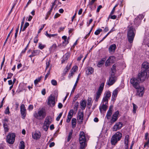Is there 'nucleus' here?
Returning <instances> with one entry per match:
<instances>
[{
    "label": "nucleus",
    "mask_w": 149,
    "mask_h": 149,
    "mask_svg": "<svg viewBox=\"0 0 149 149\" xmlns=\"http://www.w3.org/2000/svg\"><path fill=\"white\" fill-rule=\"evenodd\" d=\"M127 29V38L128 41L131 43L133 42L136 33V30L132 26H128Z\"/></svg>",
    "instance_id": "f257e3e1"
},
{
    "label": "nucleus",
    "mask_w": 149,
    "mask_h": 149,
    "mask_svg": "<svg viewBox=\"0 0 149 149\" xmlns=\"http://www.w3.org/2000/svg\"><path fill=\"white\" fill-rule=\"evenodd\" d=\"M46 116L45 110L42 108L39 110L37 112H35L33 113L34 117L39 120H42Z\"/></svg>",
    "instance_id": "f03ea898"
},
{
    "label": "nucleus",
    "mask_w": 149,
    "mask_h": 149,
    "mask_svg": "<svg viewBox=\"0 0 149 149\" xmlns=\"http://www.w3.org/2000/svg\"><path fill=\"white\" fill-rule=\"evenodd\" d=\"M122 137V134L119 132H117L113 135L111 139V143L112 145H115L120 141Z\"/></svg>",
    "instance_id": "7ed1b4c3"
},
{
    "label": "nucleus",
    "mask_w": 149,
    "mask_h": 149,
    "mask_svg": "<svg viewBox=\"0 0 149 149\" xmlns=\"http://www.w3.org/2000/svg\"><path fill=\"white\" fill-rule=\"evenodd\" d=\"M51 123V117H47L45 119L43 123V128L44 130L45 131H47L48 129L49 126Z\"/></svg>",
    "instance_id": "20e7f679"
},
{
    "label": "nucleus",
    "mask_w": 149,
    "mask_h": 149,
    "mask_svg": "<svg viewBox=\"0 0 149 149\" xmlns=\"http://www.w3.org/2000/svg\"><path fill=\"white\" fill-rule=\"evenodd\" d=\"M141 81L136 78H132L130 80V82L133 86L135 88L137 89L139 87V83Z\"/></svg>",
    "instance_id": "39448f33"
},
{
    "label": "nucleus",
    "mask_w": 149,
    "mask_h": 149,
    "mask_svg": "<svg viewBox=\"0 0 149 149\" xmlns=\"http://www.w3.org/2000/svg\"><path fill=\"white\" fill-rule=\"evenodd\" d=\"M104 86V83L103 82L102 83L100 86L98 91L96 93V95L95 100L96 102H97L98 101V100L103 90Z\"/></svg>",
    "instance_id": "423d86ee"
},
{
    "label": "nucleus",
    "mask_w": 149,
    "mask_h": 149,
    "mask_svg": "<svg viewBox=\"0 0 149 149\" xmlns=\"http://www.w3.org/2000/svg\"><path fill=\"white\" fill-rule=\"evenodd\" d=\"M15 135L14 133H9L6 137V141L9 144H13L15 140Z\"/></svg>",
    "instance_id": "0eeeda50"
},
{
    "label": "nucleus",
    "mask_w": 149,
    "mask_h": 149,
    "mask_svg": "<svg viewBox=\"0 0 149 149\" xmlns=\"http://www.w3.org/2000/svg\"><path fill=\"white\" fill-rule=\"evenodd\" d=\"M108 102L102 100L101 105L99 107V109L101 113L102 111H106L107 109V105Z\"/></svg>",
    "instance_id": "6e6552de"
},
{
    "label": "nucleus",
    "mask_w": 149,
    "mask_h": 149,
    "mask_svg": "<svg viewBox=\"0 0 149 149\" xmlns=\"http://www.w3.org/2000/svg\"><path fill=\"white\" fill-rule=\"evenodd\" d=\"M144 87L143 86H139V87L136 89L137 90L136 95L139 97L142 96L144 93Z\"/></svg>",
    "instance_id": "1a4fd4ad"
},
{
    "label": "nucleus",
    "mask_w": 149,
    "mask_h": 149,
    "mask_svg": "<svg viewBox=\"0 0 149 149\" xmlns=\"http://www.w3.org/2000/svg\"><path fill=\"white\" fill-rule=\"evenodd\" d=\"M147 73V72L145 71H142L138 74V79L141 81H143L146 77Z\"/></svg>",
    "instance_id": "9d476101"
},
{
    "label": "nucleus",
    "mask_w": 149,
    "mask_h": 149,
    "mask_svg": "<svg viewBox=\"0 0 149 149\" xmlns=\"http://www.w3.org/2000/svg\"><path fill=\"white\" fill-rule=\"evenodd\" d=\"M123 123L120 122L116 123L113 127V131H116L120 129L123 127Z\"/></svg>",
    "instance_id": "9b49d317"
},
{
    "label": "nucleus",
    "mask_w": 149,
    "mask_h": 149,
    "mask_svg": "<svg viewBox=\"0 0 149 149\" xmlns=\"http://www.w3.org/2000/svg\"><path fill=\"white\" fill-rule=\"evenodd\" d=\"M84 117V113L83 112H78L77 119L78 121L77 123L78 124H82L83 122Z\"/></svg>",
    "instance_id": "f8f14e48"
},
{
    "label": "nucleus",
    "mask_w": 149,
    "mask_h": 149,
    "mask_svg": "<svg viewBox=\"0 0 149 149\" xmlns=\"http://www.w3.org/2000/svg\"><path fill=\"white\" fill-rule=\"evenodd\" d=\"M47 104L48 105L51 106H54L55 104V99L54 97L50 95L48 98V100L47 102Z\"/></svg>",
    "instance_id": "ddd939ff"
},
{
    "label": "nucleus",
    "mask_w": 149,
    "mask_h": 149,
    "mask_svg": "<svg viewBox=\"0 0 149 149\" xmlns=\"http://www.w3.org/2000/svg\"><path fill=\"white\" fill-rule=\"evenodd\" d=\"M116 80V77L114 75H111L107 83V84L109 86H111L113 85Z\"/></svg>",
    "instance_id": "4468645a"
},
{
    "label": "nucleus",
    "mask_w": 149,
    "mask_h": 149,
    "mask_svg": "<svg viewBox=\"0 0 149 149\" xmlns=\"http://www.w3.org/2000/svg\"><path fill=\"white\" fill-rule=\"evenodd\" d=\"M20 111L22 116V118L24 119L26 115V110L24 104H22L20 106Z\"/></svg>",
    "instance_id": "2eb2a0df"
},
{
    "label": "nucleus",
    "mask_w": 149,
    "mask_h": 149,
    "mask_svg": "<svg viewBox=\"0 0 149 149\" xmlns=\"http://www.w3.org/2000/svg\"><path fill=\"white\" fill-rule=\"evenodd\" d=\"M111 96V93L109 91H107L105 92L104 96L103 97L102 100L108 102V100L109 99Z\"/></svg>",
    "instance_id": "dca6fc26"
},
{
    "label": "nucleus",
    "mask_w": 149,
    "mask_h": 149,
    "mask_svg": "<svg viewBox=\"0 0 149 149\" xmlns=\"http://www.w3.org/2000/svg\"><path fill=\"white\" fill-rule=\"evenodd\" d=\"M119 114V111H117L115 112L112 116L111 122V123H113L116 121L118 118V116Z\"/></svg>",
    "instance_id": "f3484780"
},
{
    "label": "nucleus",
    "mask_w": 149,
    "mask_h": 149,
    "mask_svg": "<svg viewBox=\"0 0 149 149\" xmlns=\"http://www.w3.org/2000/svg\"><path fill=\"white\" fill-rule=\"evenodd\" d=\"M144 17L143 15H140L138 16V17L135 18L134 20V23L135 24L138 25L140 23L141 19H143Z\"/></svg>",
    "instance_id": "a211bd4d"
},
{
    "label": "nucleus",
    "mask_w": 149,
    "mask_h": 149,
    "mask_svg": "<svg viewBox=\"0 0 149 149\" xmlns=\"http://www.w3.org/2000/svg\"><path fill=\"white\" fill-rule=\"evenodd\" d=\"M115 60V58L113 56H110L107 60L106 62V65L108 66L110 63H113Z\"/></svg>",
    "instance_id": "6ab92c4d"
},
{
    "label": "nucleus",
    "mask_w": 149,
    "mask_h": 149,
    "mask_svg": "<svg viewBox=\"0 0 149 149\" xmlns=\"http://www.w3.org/2000/svg\"><path fill=\"white\" fill-rule=\"evenodd\" d=\"M118 91L117 88L115 89L113 92L111 97V100L114 101L116 100L117 97Z\"/></svg>",
    "instance_id": "aec40b11"
},
{
    "label": "nucleus",
    "mask_w": 149,
    "mask_h": 149,
    "mask_svg": "<svg viewBox=\"0 0 149 149\" xmlns=\"http://www.w3.org/2000/svg\"><path fill=\"white\" fill-rule=\"evenodd\" d=\"M142 68H143L142 70L144 71L147 72L149 71L148 69L149 68V65L147 62H144L142 64Z\"/></svg>",
    "instance_id": "412c9836"
},
{
    "label": "nucleus",
    "mask_w": 149,
    "mask_h": 149,
    "mask_svg": "<svg viewBox=\"0 0 149 149\" xmlns=\"http://www.w3.org/2000/svg\"><path fill=\"white\" fill-rule=\"evenodd\" d=\"M79 141V142L86 141V139L84 133V132H81L80 133Z\"/></svg>",
    "instance_id": "4be33fe9"
},
{
    "label": "nucleus",
    "mask_w": 149,
    "mask_h": 149,
    "mask_svg": "<svg viewBox=\"0 0 149 149\" xmlns=\"http://www.w3.org/2000/svg\"><path fill=\"white\" fill-rule=\"evenodd\" d=\"M73 113V110H71L69 112L67 118L66 120V122L67 123H69L71 118L72 117V115Z\"/></svg>",
    "instance_id": "5701e85b"
},
{
    "label": "nucleus",
    "mask_w": 149,
    "mask_h": 149,
    "mask_svg": "<svg viewBox=\"0 0 149 149\" xmlns=\"http://www.w3.org/2000/svg\"><path fill=\"white\" fill-rule=\"evenodd\" d=\"M40 133L39 132H36L32 135L33 138L35 139H39L40 137Z\"/></svg>",
    "instance_id": "b1692460"
},
{
    "label": "nucleus",
    "mask_w": 149,
    "mask_h": 149,
    "mask_svg": "<svg viewBox=\"0 0 149 149\" xmlns=\"http://www.w3.org/2000/svg\"><path fill=\"white\" fill-rule=\"evenodd\" d=\"M116 46L115 44H114L111 45L109 48V52H114L116 49Z\"/></svg>",
    "instance_id": "393cba45"
},
{
    "label": "nucleus",
    "mask_w": 149,
    "mask_h": 149,
    "mask_svg": "<svg viewBox=\"0 0 149 149\" xmlns=\"http://www.w3.org/2000/svg\"><path fill=\"white\" fill-rule=\"evenodd\" d=\"M86 102L85 100H84L80 102L81 108L82 109H84L86 107Z\"/></svg>",
    "instance_id": "a878e982"
},
{
    "label": "nucleus",
    "mask_w": 149,
    "mask_h": 149,
    "mask_svg": "<svg viewBox=\"0 0 149 149\" xmlns=\"http://www.w3.org/2000/svg\"><path fill=\"white\" fill-rule=\"evenodd\" d=\"M80 144V149H84L86 146V141L79 142Z\"/></svg>",
    "instance_id": "bb28decb"
},
{
    "label": "nucleus",
    "mask_w": 149,
    "mask_h": 149,
    "mask_svg": "<svg viewBox=\"0 0 149 149\" xmlns=\"http://www.w3.org/2000/svg\"><path fill=\"white\" fill-rule=\"evenodd\" d=\"M70 56L69 53H67L65 54L63 56V59L62 60V63H64L66 60H67L68 57Z\"/></svg>",
    "instance_id": "cd10ccee"
},
{
    "label": "nucleus",
    "mask_w": 149,
    "mask_h": 149,
    "mask_svg": "<svg viewBox=\"0 0 149 149\" xmlns=\"http://www.w3.org/2000/svg\"><path fill=\"white\" fill-rule=\"evenodd\" d=\"M87 70L88 71V74H91L94 72V69L91 67H88L87 68Z\"/></svg>",
    "instance_id": "c85d7f7f"
},
{
    "label": "nucleus",
    "mask_w": 149,
    "mask_h": 149,
    "mask_svg": "<svg viewBox=\"0 0 149 149\" xmlns=\"http://www.w3.org/2000/svg\"><path fill=\"white\" fill-rule=\"evenodd\" d=\"M116 65L115 64L113 65L112 66L111 68V75H114L116 71Z\"/></svg>",
    "instance_id": "c756f323"
},
{
    "label": "nucleus",
    "mask_w": 149,
    "mask_h": 149,
    "mask_svg": "<svg viewBox=\"0 0 149 149\" xmlns=\"http://www.w3.org/2000/svg\"><path fill=\"white\" fill-rule=\"evenodd\" d=\"M76 119L74 118H73L72 120V127L73 128L75 127L76 124Z\"/></svg>",
    "instance_id": "7c9ffc66"
},
{
    "label": "nucleus",
    "mask_w": 149,
    "mask_h": 149,
    "mask_svg": "<svg viewBox=\"0 0 149 149\" xmlns=\"http://www.w3.org/2000/svg\"><path fill=\"white\" fill-rule=\"evenodd\" d=\"M40 51L39 50H36L33 51L31 52V54L33 55V56H35L38 55Z\"/></svg>",
    "instance_id": "2f4dec72"
},
{
    "label": "nucleus",
    "mask_w": 149,
    "mask_h": 149,
    "mask_svg": "<svg viewBox=\"0 0 149 149\" xmlns=\"http://www.w3.org/2000/svg\"><path fill=\"white\" fill-rule=\"evenodd\" d=\"M91 98V97H88L87 100V105L90 108L92 105Z\"/></svg>",
    "instance_id": "473e14b6"
},
{
    "label": "nucleus",
    "mask_w": 149,
    "mask_h": 149,
    "mask_svg": "<svg viewBox=\"0 0 149 149\" xmlns=\"http://www.w3.org/2000/svg\"><path fill=\"white\" fill-rule=\"evenodd\" d=\"M24 148L25 146L24 142L23 141H21L19 147V149H24Z\"/></svg>",
    "instance_id": "72a5a7b5"
},
{
    "label": "nucleus",
    "mask_w": 149,
    "mask_h": 149,
    "mask_svg": "<svg viewBox=\"0 0 149 149\" xmlns=\"http://www.w3.org/2000/svg\"><path fill=\"white\" fill-rule=\"evenodd\" d=\"M42 78V77H38V78L35 79L34 81V84L36 85L38 83V82H39L41 80Z\"/></svg>",
    "instance_id": "f704fd0d"
},
{
    "label": "nucleus",
    "mask_w": 149,
    "mask_h": 149,
    "mask_svg": "<svg viewBox=\"0 0 149 149\" xmlns=\"http://www.w3.org/2000/svg\"><path fill=\"white\" fill-rule=\"evenodd\" d=\"M72 131L70 132L68 134V138H67V140L68 142H69L70 140V139L72 137Z\"/></svg>",
    "instance_id": "c9c22d12"
},
{
    "label": "nucleus",
    "mask_w": 149,
    "mask_h": 149,
    "mask_svg": "<svg viewBox=\"0 0 149 149\" xmlns=\"http://www.w3.org/2000/svg\"><path fill=\"white\" fill-rule=\"evenodd\" d=\"M78 79H77L76 80V82L74 85V86H73V87L72 88V89L71 91V94H72V93H73L74 92V90H75V88L77 86V83H78Z\"/></svg>",
    "instance_id": "e433bc0d"
},
{
    "label": "nucleus",
    "mask_w": 149,
    "mask_h": 149,
    "mask_svg": "<svg viewBox=\"0 0 149 149\" xmlns=\"http://www.w3.org/2000/svg\"><path fill=\"white\" fill-rule=\"evenodd\" d=\"M13 29H12L11 30V31L10 32V33H9L8 34V35L7 36V37L4 42V45H3L4 46L5 45V44L6 43L7 41H8V40L9 37L10 36V34L12 33V32L13 31Z\"/></svg>",
    "instance_id": "4c0bfd02"
},
{
    "label": "nucleus",
    "mask_w": 149,
    "mask_h": 149,
    "mask_svg": "<svg viewBox=\"0 0 149 149\" xmlns=\"http://www.w3.org/2000/svg\"><path fill=\"white\" fill-rule=\"evenodd\" d=\"M133 113H135L136 112V109L138 108L137 106L134 104L133 103Z\"/></svg>",
    "instance_id": "58836bf2"
},
{
    "label": "nucleus",
    "mask_w": 149,
    "mask_h": 149,
    "mask_svg": "<svg viewBox=\"0 0 149 149\" xmlns=\"http://www.w3.org/2000/svg\"><path fill=\"white\" fill-rule=\"evenodd\" d=\"M29 25V24L28 22H26L25 23L24 26V27L23 29H22V31H24L25 30L26 28Z\"/></svg>",
    "instance_id": "ea45409f"
},
{
    "label": "nucleus",
    "mask_w": 149,
    "mask_h": 149,
    "mask_svg": "<svg viewBox=\"0 0 149 149\" xmlns=\"http://www.w3.org/2000/svg\"><path fill=\"white\" fill-rule=\"evenodd\" d=\"M102 29H97L95 32V35H97L100 34V32L102 31Z\"/></svg>",
    "instance_id": "a19ab883"
},
{
    "label": "nucleus",
    "mask_w": 149,
    "mask_h": 149,
    "mask_svg": "<svg viewBox=\"0 0 149 149\" xmlns=\"http://www.w3.org/2000/svg\"><path fill=\"white\" fill-rule=\"evenodd\" d=\"M24 20H25V17H24L22 19V20L21 22V24L20 26V32H21V31H22V29L23 27V26L24 25Z\"/></svg>",
    "instance_id": "79ce46f5"
},
{
    "label": "nucleus",
    "mask_w": 149,
    "mask_h": 149,
    "mask_svg": "<svg viewBox=\"0 0 149 149\" xmlns=\"http://www.w3.org/2000/svg\"><path fill=\"white\" fill-rule=\"evenodd\" d=\"M62 112L60 113L56 118V120L57 121H58L59 120L60 118L61 117L62 115Z\"/></svg>",
    "instance_id": "37998d69"
},
{
    "label": "nucleus",
    "mask_w": 149,
    "mask_h": 149,
    "mask_svg": "<svg viewBox=\"0 0 149 149\" xmlns=\"http://www.w3.org/2000/svg\"><path fill=\"white\" fill-rule=\"evenodd\" d=\"M5 113L6 114H9L10 113V111H9V108L8 107L5 110Z\"/></svg>",
    "instance_id": "c03bdc74"
},
{
    "label": "nucleus",
    "mask_w": 149,
    "mask_h": 149,
    "mask_svg": "<svg viewBox=\"0 0 149 149\" xmlns=\"http://www.w3.org/2000/svg\"><path fill=\"white\" fill-rule=\"evenodd\" d=\"M52 84L54 86H56L57 84L56 81L54 79H53L51 81Z\"/></svg>",
    "instance_id": "a18cd8bd"
},
{
    "label": "nucleus",
    "mask_w": 149,
    "mask_h": 149,
    "mask_svg": "<svg viewBox=\"0 0 149 149\" xmlns=\"http://www.w3.org/2000/svg\"><path fill=\"white\" fill-rule=\"evenodd\" d=\"M112 112H111L107 111V113L106 116L107 117V118L108 119L109 117L111 116L112 114Z\"/></svg>",
    "instance_id": "49530a36"
},
{
    "label": "nucleus",
    "mask_w": 149,
    "mask_h": 149,
    "mask_svg": "<svg viewBox=\"0 0 149 149\" xmlns=\"http://www.w3.org/2000/svg\"><path fill=\"white\" fill-rule=\"evenodd\" d=\"M50 73V68H49V70H48V72L45 75V80H46L47 78L48 77Z\"/></svg>",
    "instance_id": "de8ad7c7"
},
{
    "label": "nucleus",
    "mask_w": 149,
    "mask_h": 149,
    "mask_svg": "<svg viewBox=\"0 0 149 149\" xmlns=\"http://www.w3.org/2000/svg\"><path fill=\"white\" fill-rule=\"evenodd\" d=\"M39 48L41 49H43L45 47V45H42L41 44L39 43Z\"/></svg>",
    "instance_id": "09e8293b"
},
{
    "label": "nucleus",
    "mask_w": 149,
    "mask_h": 149,
    "mask_svg": "<svg viewBox=\"0 0 149 149\" xmlns=\"http://www.w3.org/2000/svg\"><path fill=\"white\" fill-rule=\"evenodd\" d=\"M8 76L7 77V79H10L13 75V73H8Z\"/></svg>",
    "instance_id": "8fccbe9b"
},
{
    "label": "nucleus",
    "mask_w": 149,
    "mask_h": 149,
    "mask_svg": "<svg viewBox=\"0 0 149 149\" xmlns=\"http://www.w3.org/2000/svg\"><path fill=\"white\" fill-rule=\"evenodd\" d=\"M79 103L78 102H77L75 103L74 104V109H76V110H77L78 108V106H79Z\"/></svg>",
    "instance_id": "3c124183"
},
{
    "label": "nucleus",
    "mask_w": 149,
    "mask_h": 149,
    "mask_svg": "<svg viewBox=\"0 0 149 149\" xmlns=\"http://www.w3.org/2000/svg\"><path fill=\"white\" fill-rule=\"evenodd\" d=\"M8 121V119L5 117L4 119L2 120V122L3 123H6V122Z\"/></svg>",
    "instance_id": "603ef678"
},
{
    "label": "nucleus",
    "mask_w": 149,
    "mask_h": 149,
    "mask_svg": "<svg viewBox=\"0 0 149 149\" xmlns=\"http://www.w3.org/2000/svg\"><path fill=\"white\" fill-rule=\"evenodd\" d=\"M45 25V24H43L41 26V28L39 29L38 32V33H40L41 31H42V30L43 29V28L44 27V26Z\"/></svg>",
    "instance_id": "864d4df0"
},
{
    "label": "nucleus",
    "mask_w": 149,
    "mask_h": 149,
    "mask_svg": "<svg viewBox=\"0 0 149 149\" xmlns=\"http://www.w3.org/2000/svg\"><path fill=\"white\" fill-rule=\"evenodd\" d=\"M78 67L77 66H76L74 67H73L71 70V71L73 72H74L76 71V70L77 69Z\"/></svg>",
    "instance_id": "5fc2aeb1"
},
{
    "label": "nucleus",
    "mask_w": 149,
    "mask_h": 149,
    "mask_svg": "<svg viewBox=\"0 0 149 149\" xmlns=\"http://www.w3.org/2000/svg\"><path fill=\"white\" fill-rule=\"evenodd\" d=\"M50 64V63L49 61H48V62H47L46 63V67L45 69V71L47 70V69L49 68Z\"/></svg>",
    "instance_id": "6e6d98bb"
},
{
    "label": "nucleus",
    "mask_w": 149,
    "mask_h": 149,
    "mask_svg": "<svg viewBox=\"0 0 149 149\" xmlns=\"http://www.w3.org/2000/svg\"><path fill=\"white\" fill-rule=\"evenodd\" d=\"M5 56H4L3 58V61L1 63V70L2 69V67L4 63V62L5 61Z\"/></svg>",
    "instance_id": "4d7b16f0"
},
{
    "label": "nucleus",
    "mask_w": 149,
    "mask_h": 149,
    "mask_svg": "<svg viewBox=\"0 0 149 149\" xmlns=\"http://www.w3.org/2000/svg\"><path fill=\"white\" fill-rule=\"evenodd\" d=\"M57 2V0H55L54 2L52 3V5L51 8L53 9V8L54 6L56 5V3Z\"/></svg>",
    "instance_id": "13d9d810"
},
{
    "label": "nucleus",
    "mask_w": 149,
    "mask_h": 149,
    "mask_svg": "<svg viewBox=\"0 0 149 149\" xmlns=\"http://www.w3.org/2000/svg\"><path fill=\"white\" fill-rule=\"evenodd\" d=\"M96 1V0H91L89 2V5H92Z\"/></svg>",
    "instance_id": "bf43d9fd"
},
{
    "label": "nucleus",
    "mask_w": 149,
    "mask_h": 149,
    "mask_svg": "<svg viewBox=\"0 0 149 149\" xmlns=\"http://www.w3.org/2000/svg\"><path fill=\"white\" fill-rule=\"evenodd\" d=\"M38 36H36L34 38V42L35 43H36L38 42Z\"/></svg>",
    "instance_id": "052dcab7"
},
{
    "label": "nucleus",
    "mask_w": 149,
    "mask_h": 149,
    "mask_svg": "<svg viewBox=\"0 0 149 149\" xmlns=\"http://www.w3.org/2000/svg\"><path fill=\"white\" fill-rule=\"evenodd\" d=\"M102 8V6L101 5H100L99 6L98 8H97V12H99L101 8Z\"/></svg>",
    "instance_id": "680f3d73"
},
{
    "label": "nucleus",
    "mask_w": 149,
    "mask_h": 149,
    "mask_svg": "<svg viewBox=\"0 0 149 149\" xmlns=\"http://www.w3.org/2000/svg\"><path fill=\"white\" fill-rule=\"evenodd\" d=\"M83 56L81 54L80 56L77 58V61H80L81 59L83 57Z\"/></svg>",
    "instance_id": "e2e57ef3"
},
{
    "label": "nucleus",
    "mask_w": 149,
    "mask_h": 149,
    "mask_svg": "<svg viewBox=\"0 0 149 149\" xmlns=\"http://www.w3.org/2000/svg\"><path fill=\"white\" fill-rule=\"evenodd\" d=\"M129 136L128 135H126L125 136V141H129Z\"/></svg>",
    "instance_id": "0e129e2a"
},
{
    "label": "nucleus",
    "mask_w": 149,
    "mask_h": 149,
    "mask_svg": "<svg viewBox=\"0 0 149 149\" xmlns=\"http://www.w3.org/2000/svg\"><path fill=\"white\" fill-rule=\"evenodd\" d=\"M68 43H69V42H68V40H64V41L63 42V44H65V45H66Z\"/></svg>",
    "instance_id": "69168bd1"
},
{
    "label": "nucleus",
    "mask_w": 149,
    "mask_h": 149,
    "mask_svg": "<svg viewBox=\"0 0 149 149\" xmlns=\"http://www.w3.org/2000/svg\"><path fill=\"white\" fill-rule=\"evenodd\" d=\"M52 9H53L52 8H51L49 11L48 12L47 15V16L48 17L49 15L51 14V13L52 12Z\"/></svg>",
    "instance_id": "338daca9"
},
{
    "label": "nucleus",
    "mask_w": 149,
    "mask_h": 149,
    "mask_svg": "<svg viewBox=\"0 0 149 149\" xmlns=\"http://www.w3.org/2000/svg\"><path fill=\"white\" fill-rule=\"evenodd\" d=\"M55 145V143L54 142H52L50 143L49 145V147H52L54 146Z\"/></svg>",
    "instance_id": "774afa93"
}]
</instances>
